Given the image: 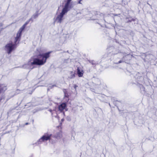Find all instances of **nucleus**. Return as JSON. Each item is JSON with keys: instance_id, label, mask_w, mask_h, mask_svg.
Masks as SVG:
<instances>
[{"instance_id": "obj_1", "label": "nucleus", "mask_w": 157, "mask_h": 157, "mask_svg": "<svg viewBox=\"0 0 157 157\" xmlns=\"http://www.w3.org/2000/svg\"><path fill=\"white\" fill-rule=\"evenodd\" d=\"M50 52L44 54H40L38 55L37 57L32 58L25 64L23 67L24 68H32L34 65H42L46 62V59L50 56Z\"/></svg>"}, {"instance_id": "obj_2", "label": "nucleus", "mask_w": 157, "mask_h": 157, "mask_svg": "<svg viewBox=\"0 0 157 157\" xmlns=\"http://www.w3.org/2000/svg\"><path fill=\"white\" fill-rule=\"evenodd\" d=\"M71 0H66L64 6H63L62 10H60L61 8H59V12H57V16L55 21L58 23H61L63 20V15L66 13L68 11V7L70 3Z\"/></svg>"}, {"instance_id": "obj_3", "label": "nucleus", "mask_w": 157, "mask_h": 157, "mask_svg": "<svg viewBox=\"0 0 157 157\" xmlns=\"http://www.w3.org/2000/svg\"><path fill=\"white\" fill-rule=\"evenodd\" d=\"M15 48L14 44L12 43H10L7 44L5 47L4 50L8 54H10L14 49Z\"/></svg>"}, {"instance_id": "obj_4", "label": "nucleus", "mask_w": 157, "mask_h": 157, "mask_svg": "<svg viewBox=\"0 0 157 157\" xmlns=\"http://www.w3.org/2000/svg\"><path fill=\"white\" fill-rule=\"evenodd\" d=\"M51 134L48 135L47 134H45L38 140L37 143L38 144H39L43 142L47 141L48 140H49L51 141L52 140L51 138Z\"/></svg>"}, {"instance_id": "obj_5", "label": "nucleus", "mask_w": 157, "mask_h": 157, "mask_svg": "<svg viewBox=\"0 0 157 157\" xmlns=\"http://www.w3.org/2000/svg\"><path fill=\"white\" fill-rule=\"evenodd\" d=\"M84 73L83 69L81 67H78L77 68V74L78 77H81Z\"/></svg>"}, {"instance_id": "obj_6", "label": "nucleus", "mask_w": 157, "mask_h": 157, "mask_svg": "<svg viewBox=\"0 0 157 157\" xmlns=\"http://www.w3.org/2000/svg\"><path fill=\"white\" fill-rule=\"evenodd\" d=\"M23 30V29L21 28L18 31V32L17 33V34L16 36L15 37V40L16 42H17V40H18V39L20 37L21 32Z\"/></svg>"}, {"instance_id": "obj_7", "label": "nucleus", "mask_w": 157, "mask_h": 157, "mask_svg": "<svg viewBox=\"0 0 157 157\" xmlns=\"http://www.w3.org/2000/svg\"><path fill=\"white\" fill-rule=\"evenodd\" d=\"M66 103H63L60 105L59 107V110L62 111L64 110H66Z\"/></svg>"}, {"instance_id": "obj_8", "label": "nucleus", "mask_w": 157, "mask_h": 157, "mask_svg": "<svg viewBox=\"0 0 157 157\" xmlns=\"http://www.w3.org/2000/svg\"><path fill=\"white\" fill-rule=\"evenodd\" d=\"M6 89V86L4 85H0V93L5 91Z\"/></svg>"}, {"instance_id": "obj_9", "label": "nucleus", "mask_w": 157, "mask_h": 157, "mask_svg": "<svg viewBox=\"0 0 157 157\" xmlns=\"http://www.w3.org/2000/svg\"><path fill=\"white\" fill-rule=\"evenodd\" d=\"M75 77V73L73 71H71L68 76V78L72 79Z\"/></svg>"}, {"instance_id": "obj_10", "label": "nucleus", "mask_w": 157, "mask_h": 157, "mask_svg": "<svg viewBox=\"0 0 157 157\" xmlns=\"http://www.w3.org/2000/svg\"><path fill=\"white\" fill-rule=\"evenodd\" d=\"M62 136L61 132V131H59V133H57L55 135L54 137L57 139H59L62 137Z\"/></svg>"}, {"instance_id": "obj_11", "label": "nucleus", "mask_w": 157, "mask_h": 157, "mask_svg": "<svg viewBox=\"0 0 157 157\" xmlns=\"http://www.w3.org/2000/svg\"><path fill=\"white\" fill-rule=\"evenodd\" d=\"M38 15L39 14L38 13H35L33 15V17L34 18H36L38 16Z\"/></svg>"}, {"instance_id": "obj_12", "label": "nucleus", "mask_w": 157, "mask_h": 157, "mask_svg": "<svg viewBox=\"0 0 157 157\" xmlns=\"http://www.w3.org/2000/svg\"><path fill=\"white\" fill-rule=\"evenodd\" d=\"M2 24L1 23H0V30H1L2 29Z\"/></svg>"}, {"instance_id": "obj_13", "label": "nucleus", "mask_w": 157, "mask_h": 157, "mask_svg": "<svg viewBox=\"0 0 157 157\" xmlns=\"http://www.w3.org/2000/svg\"><path fill=\"white\" fill-rule=\"evenodd\" d=\"M30 124V122H27V123H25V125H28V124Z\"/></svg>"}, {"instance_id": "obj_14", "label": "nucleus", "mask_w": 157, "mask_h": 157, "mask_svg": "<svg viewBox=\"0 0 157 157\" xmlns=\"http://www.w3.org/2000/svg\"><path fill=\"white\" fill-rule=\"evenodd\" d=\"M82 0H79V2H78V3H79V4H81V2L82 1Z\"/></svg>"}, {"instance_id": "obj_15", "label": "nucleus", "mask_w": 157, "mask_h": 157, "mask_svg": "<svg viewBox=\"0 0 157 157\" xmlns=\"http://www.w3.org/2000/svg\"><path fill=\"white\" fill-rule=\"evenodd\" d=\"M30 121H31L32 122V123H33V121H34L33 120L31 119L30 120Z\"/></svg>"}, {"instance_id": "obj_16", "label": "nucleus", "mask_w": 157, "mask_h": 157, "mask_svg": "<svg viewBox=\"0 0 157 157\" xmlns=\"http://www.w3.org/2000/svg\"><path fill=\"white\" fill-rule=\"evenodd\" d=\"M64 120V119L63 118H62L61 120V121H62V122H63Z\"/></svg>"}, {"instance_id": "obj_17", "label": "nucleus", "mask_w": 157, "mask_h": 157, "mask_svg": "<svg viewBox=\"0 0 157 157\" xmlns=\"http://www.w3.org/2000/svg\"><path fill=\"white\" fill-rule=\"evenodd\" d=\"M77 87V86H76L75 85V86H74V88H75V89H76Z\"/></svg>"}, {"instance_id": "obj_18", "label": "nucleus", "mask_w": 157, "mask_h": 157, "mask_svg": "<svg viewBox=\"0 0 157 157\" xmlns=\"http://www.w3.org/2000/svg\"><path fill=\"white\" fill-rule=\"evenodd\" d=\"M61 123H61V122H60V125H61Z\"/></svg>"}]
</instances>
